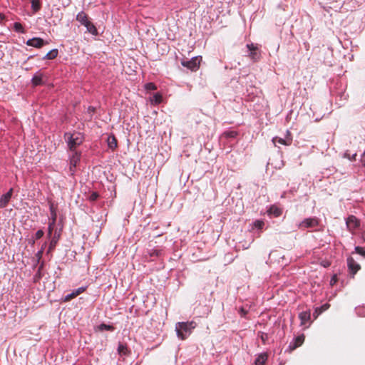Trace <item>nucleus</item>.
Segmentation results:
<instances>
[{
	"mask_svg": "<svg viewBox=\"0 0 365 365\" xmlns=\"http://www.w3.org/2000/svg\"><path fill=\"white\" fill-rule=\"evenodd\" d=\"M195 322H178L175 324V331L177 336L181 340L185 339L196 327Z\"/></svg>",
	"mask_w": 365,
	"mask_h": 365,
	"instance_id": "f257e3e1",
	"label": "nucleus"
},
{
	"mask_svg": "<svg viewBox=\"0 0 365 365\" xmlns=\"http://www.w3.org/2000/svg\"><path fill=\"white\" fill-rule=\"evenodd\" d=\"M64 137L71 151L76 150V148L83 141V135L81 133H66Z\"/></svg>",
	"mask_w": 365,
	"mask_h": 365,
	"instance_id": "f03ea898",
	"label": "nucleus"
},
{
	"mask_svg": "<svg viewBox=\"0 0 365 365\" xmlns=\"http://www.w3.org/2000/svg\"><path fill=\"white\" fill-rule=\"evenodd\" d=\"M76 21L86 28L87 32L94 36L98 35V30L96 27L90 21L88 15L84 11H81L76 15Z\"/></svg>",
	"mask_w": 365,
	"mask_h": 365,
	"instance_id": "7ed1b4c3",
	"label": "nucleus"
},
{
	"mask_svg": "<svg viewBox=\"0 0 365 365\" xmlns=\"http://www.w3.org/2000/svg\"><path fill=\"white\" fill-rule=\"evenodd\" d=\"M319 225V220L317 217H309L300 222L297 227L299 229L304 230L308 228H314Z\"/></svg>",
	"mask_w": 365,
	"mask_h": 365,
	"instance_id": "20e7f679",
	"label": "nucleus"
},
{
	"mask_svg": "<svg viewBox=\"0 0 365 365\" xmlns=\"http://www.w3.org/2000/svg\"><path fill=\"white\" fill-rule=\"evenodd\" d=\"M247 48L249 50V57L253 61H258L261 58V53L257 47L255 46L253 43H249L247 44Z\"/></svg>",
	"mask_w": 365,
	"mask_h": 365,
	"instance_id": "39448f33",
	"label": "nucleus"
},
{
	"mask_svg": "<svg viewBox=\"0 0 365 365\" xmlns=\"http://www.w3.org/2000/svg\"><path fill=\"white\" fill-rule=\"evenodd\" d=\"M200 59L198 57L192 58L190 61H182V65L191 71H196L200 66Z\"/></svg>",
	"mask_w": 365,
	"mask_h": 365,
	"instance_id": "423d86ee",
	"label": "nucleus"
},
{
	"mask_svg": "<svg viewBox=\"0 0 365 365\" xmlns=\"http://www.w3.org/2000/svg\"><path fill=\"white\" fill-rule=\"evenodd\" d=\"M48 41H44L41 38L34 37L33 38L29 39L26 41V45L29 46H32L34 48H40L43 47L44 45L48 44Z\"/></svg>",
	"mask_w": 365,
	"mask_h": 365,
	"instance_id": "0eeeda50",
	"label": "nucleus"
},
{
	"mask_svg": "<svg viewBox=\"0 0 365 365\" xmlns=\"http://www.w3.org/2000/svg\"><path fill=\"white\" fill-rule=\"evenodd\" d=\"M70 156V170L73 171V168H76L81 159V153L77 150L71 151Z\"/></svg>",
	"mask_w": 365,
	"mask_h": 365,
	"instance_id": "6e6552de",
	"label": "nucleus"
},
{
	"mask_svg": "<svg viewBox=\"0 0 365 365\" xmlns=\"http://www.w3.org/2000/svg\"><path fill=\"white\" fill-rule=\"evenodd\" d=\"M305 336L302 334L301 335L297 336L295 337L292 342H290L289 345V349L292 351L297 347L300 346L304 341Z\"/></svg>",
	"mask_w": 365,
	"mask_h": 365,
	"instance_id": "1a4fd4ad",
	"label": "nucleus"
},
{
	"mask_svg": "<svg viewBox=\"0 0 365 365\" xmlns=\"http://www.w3.org/2000/svg\"><path fill=\"white\" fill-rule=\"evenodd\" d=\"M12 195L13 188H11L6 193L2 195L0 197V208H4L8 205L12 197Z\"/></svg>",
	"mask_w": 365,
	"mask_h": 365,
	"instance_id": "9d476101",
	"label": "nucleus"
},
{
	"mask_svg": "<svg viewBox=\"0 0 365 365\" xmlns=\"http://www.w3.org/2000/svg\"><path fill=\"white\" fill-rule=\"evenodd\" d=\"M300 319V325L307 327V324L309 323L311 319V314L309 311L302 312L299 314Z\"/></svg>",
	"mask_w": 365,
	"mask_h": 365,
	"instance_id": "9b49d317",
	"label": "nucleus"
},
{
	"mask_svg": "<svg viewBox=\"0 0 365 365\" xmlns=\"http://www.w3.org/2000/svg\"><path fill=\"white\" fill-rule=\"evenodd\" d=\"M347 265L350 272L354 275L360 269V265L352 258L347 259Z\"/></svg>",
	"mask_w": 365,
	"mask_h": 365,
	"instance_id": "f8f14e48",
	"label": "nucleus"
},
{
	"mask_svg": "<svg viewBox=\"0 0 365 365\" xmlns=\"http://www.w3.org/2000/svg\"><path fill=\"white\" fill-rule=\"evenodd\" d=\"M346 223L350 230L356 229L359 225V220L354 215L349 216Z\"/></svg>",
	"mask_w": 365,
	"mask_h": 365,
	"instance_id": "ddd939ff",
	"label": "nucleus"
},
{
	"mask_svg": "<svg viewBox=\"0 0 365 365\" xmlns=\"http://www.w3.org/2000/svg\"><path fill=\"white\" fill-rule=\"evenodd\" d=\"M31 83L34 86L42 85L43 83L42 73L39 71L36 73L31 79Z\"/></svg>",
	"mask_w": 365,
	"mask_h": 365,
	"instance_id": "4468645a",
	"label": "nucleus"
},
{
	"mask_svg": "<svg viewBox=\"0 0 365 365\" xmlns=\"http://www.w3.org/2000/svg\"><path fill=\"white\" fill-rule=\"evenodd\" d=\"M292 138H287L286 139H283L278 137H274L272 138V143L276 146L277 143L285 145H289L292 143Z\"/></svg>",
	"mask_w": 365,
	"mask_h": 365,
	"instance_id": "2eb2a0df",
	"label": "nucleus"
},
{
	"mask_svg": "<svg viewBox=\"0 0 365 365\" xmlns=\"http://www.w3.org/2000/svg\"><path fill=\"white\" fill-rule=\"evenodd\" d=\"M267 358L268 356L266 353H262L259 354L255 359V365H264Z\"/></svg>",
	"mask_w": 365,
	"mask_h": 365,
	"instance_id": "dca6fc26",
	"label": "nucleus"
},
{
	"mask_svg": "<svg viewBox=\"0 0 365 365\" xmlns=\"http://www.w3.org/2000/svg\"><path fill=\"white\" fill-rule=\"evenodd\" d=\"M58 51L56 48H53L49 52L46 53V55L43 58V59H48V60H53L56 58L58 56Z\"/></svg>",
	"mask_w": 365,
	"mask_h": 365,
	"instance_id": "f3484780",
	"label": "nucleus"
},
{
	"mask_svg": "<svg viewBox=\"0 0 365 365\" xmlns=\"http://www.w3.org/2000/svg\"><path fill=\"white\" fill-rule=\"evenodd\" d=\"M118 352L120 355H128L129 351L127 345L120 343L118 346Z\"/></svg>",
	"mask_w": 365,
	"mask_h": 365,
	"instance_id": "a211bd4d",
	"label": "nucleus"
},
{
	"mask_svg": "<svg viewBox=\"0 0 365 365\" xmlns=\"http://www.w3.org/2000/svg\"><path fill=\"white\" fill-rule=\"evenodd\" d=\"M163 97L162 96L156 93L153 95V96L150 98V102L153 105H158L160 104L162 101Z\"/></svg>",
	"mask_w": 365,
	"mask_h": 365,
	"instance_id": "6ab92c4d",
	"label": "nucleus"
},
{
	"mask_svg": "<svg viewBox=\"0 0 365 365\" xmlns=\"http://www.w3.org/2000/svg\"><path fill=\"white\" fill-rule=\"evenodd\" d=\"M31 3V9L34 13L38 12L41 9V1L40 0H32Z\"/></svg>",
	"mask_w": 365,
	"mask_h": 365,
	"instance_id": "aec40b11",
	"label": "nucleus"
},
{
	"mask_svg": "<svg viewBox=\"0 0 365 365\" xmlns=\"http://www.w3.org/2000/svg\"><path fill=\"white\" fill-rule=\"evenodd\" d=\"M108 146L111 149H115L117 147V141L114 137L108 138Z\"/></svg>",
	"mask_w": 365,
	"mask_h": 365,
	"instance_id": "412c9836",
	"label": "nucleus"
},
{
	"mask_svg": "<svg viewBox=\"0 0 365 365\" xmlns=\"http://www.w3.org/2000/svg\"><path fill=\"white\" fill-rule=\"evenodd\" d=\"M14 29L16 31V32H19V33H24V29L23 28V26L21 25V24L19 23V22H15L14 24Z\"/></svg>",
	"mask_w": 365,
	"mask_h": 365,
	"instance_id": "4be33fe9",
	"label": "nucleus"
},
{
	"mask_svg": "<svg viewBox=\"0 0 365 365\" xmlns=\"http://www.w3.org/2000/svg\"><path fill=\"white\" fill-rule=\"evenodd\" d=\"M50 212H51V222H56L57 215H56V210L53 205H51V207H50Z\"/></svg>",
	"mask_w": 365,
	"mask_h": 365,
	"instance_id": "5701e85b",
	"label": "nucleus"
},
{
	"mask_svg": "<svg viewBox=\"0 0 365 365\" xmlns=\"http://www.w3.org/2000/svg\"><path fill=\"white\" fill-rule=\"evenodd\" d=\"M98 329L101 331H104V330L111 331V330L113 329V327L112 326H110V325H108V324H101L98 327Z\"/></svg>",
	"mask_w": 365,
	"mask_h": 365,
	"instance_id": "b1692460",
	"label": "nucleus"
},
{
	"mask_svg": "<svg viewBox=\"0 0 365 365\" xmlns=\"http://www.w3.org/2000/svg\"><path fill=\"white\" fill-rule=\"evenodd\" d=\"M264 223L262 220H256L254 223V226L257 229H262Z\"/></svg>",
	"mask_w": 365,
	"mask_h": 365,
	"instance_id": "393cba45",
	"label": "nucleus"
},
{
	"mask_svg": "<svg viewBox=\"0 0 365 365\" xmlns=\"http://www.w3.org/2000/svg\"><path fill=\"white\" fill-rule=\"evenodd\" d=\"M356 153L351 155L349 153H348V152H346L344 154V157L346 158H348L350 160H354L356 158Z\"/></svg>",
	"mask_w": 365,
	"mask_h": 365,
	"instance_id": "a878e982",
	"label": "nucleus"
},
{
	"mask_svg": "<svg viewBox=\"0 0 365 365\" xmlns=\"http://www.w3.org/2000/svg\"><path fill=\"white\" fill-rule=\"evenodd\" d=\"M55 224H56V222H50L48 224V236L49 237L51 235V233L54 228Z\"/></svg>",
	"mask_w": 365,
	"mask_h": 365,
	"instance_id": "bb28decb",
	"label": "nucleus"
},
{
	"mask_svg": "<svg viewBox=\"0 0 365 365\" xmlns=\"http://www.w3.org/2000/svg\"><path fill=\"white\" fill-rule=\"evenodd\" d=\"M99 195L97 192H93L89 196V200L91 201H96L98 198Z\"/></svg>",
	"mask_w": 365,
	"mask_h": 365,
	"instance_id": "cd10ccee",
	"label": "nucleus"
},
{
	"mask_svg": "<svg viewBox=\"0 0 365 365\" xmlns=\"http://www.w3.org/2000/svg\"><path fill=\"white\" fill-rule=\"evenodd\" d=\"M355 250H356V252L358 254L365 257V250H364L362 247H355Z\"/></svg>",
	"mask_w": 365,
	"mask_h": 365,
	"instance_id": "c85d7f7f",
	"label": "nucleus"
},
{
	"mask_svg": "<svg viewBox=\"0 0 365 365\" xmlns=\"http://www.w3.org/2000/svg\"><path fill=\"white\" fill-rule=\"evenodd\" d=\"M43 234H44V232L43 230H38L35 234V239L38 240V239L41 238L43 236Z\"/></svg>",
	"mask_w": 365,
	"mask_h": 365,
	"instance_id": "c756f323",
	"label": "nucleus"
},
{
	"mask_svg": "<svg viewBox=\"0 0 365 365\" xmlns=\"http://www.w3.org/2000/svg\"><path fill=\"white\" fill-rule=\"evenodd\" d=\"M77 297L75 294V292H72L71 294H67L66 297H65V301H68L74 297Z\"/></svg>",
	"mask_w": 365,
	"mask_h": 365,
	"instance_id": "7c9ffc66",
	"label": "nucleus"
},
{
	"mask_svg": "<svg viewBox=\"0 0 365 365\" xmlns=\"http://www.w3.org/2000/svg\"><path fill=\"white\" fill-rule=\"evenodd\" d=\"M145 88L147 90H155L156 89V86L154 83H148L145 85Z\"/></svg>",
	"mask_w": 365,
	"mask_h": 365,
	"instance_id": "2f4dec72",
	"label": "nucleus"
},
{
	"mask_svg": "<svg viewBox=\"0 0 365 365\" xmlns=\"http://www.w3.org/2000/svg\"><path fill=\"white\" fill-rule=\"evenodd\" d=\"M225 134L228 138H235L237 135V133L235 131L226 132Z\"/></svg>",
	"mask_w": 365,
	"mask_h": 365,
	"instance_id": "473e14b6",
	"label": "nucleus"
},
{
	"mask_svg": "<svg viewBox=\"0 0 365 365\" xmlns=\"http://www.w3.org/2000/svg\"><path fill=\"white\" fill-rule=\"evenodd\" d=\"M86 288L83 287H79L77 289L74 290L75 294L76 296L79 295L80 294L83 293L85 291Z\"/></svg>",
	"mask_w": 365,
	"mask_h": 365,
	"instance_id": "72a5a7b5",
	"label": "nucleus"
},
{
	"mask_svg": "<svg viewBox=\"0 0 365 365\" xmlns=\"http://www.w3.org/2000/svg\"><path fill=\"white\" fill-rule=\"evenodd\" d=\"M239 312H240V314L241 315V317H245L247 313V311L244 309L243 307H241L239 310Z\"/></svg>",
	"mask_w": 365,
	"mask_h": 365,
	"instance_id": "f704fd0d",
	"label": "nucleus"
},
{
	"mask_svg": "<svg viewBox=\"0 0 365 365\" xmlns=\"http://www.w3.org/2000/svg\"><path fill=\"white\" fill-rule=\"evenodd\" d=\"M328 307H329V306H328V305H327V304L323 305V306L320 308L322 310H320V312H319V313H318V308H317V309H316V310H315V313H317V316L320 312H322V311L326 310V309L328 308Z\"/></svg>",
	"mask_w": 365,
	"mask_h": 365,
	"instance_id": "c9c22d12",
	"label": "nucleus"
},
{
	"mask_svg": "<svg viewBox=\"0 0 365 365\" xmlns=\"http://www.w3.org/2000/svg\"><path fill=\"white\" fill-rule=\"evenodd\" d=\"M43 255V249H41L37 253L36 257L40 259Z\"/></svg>",
	"mask_w": 365,
	"mask_h": 365,
	"instance_id": "e433bc0d",
	"label": "nucleus"
},
{
	"mask_svg": "<svg viewBox=\"0 0 365 365\" xmlns=\"http://www.w3.org/2000/svg\"><path fill=\"white\" fill-rule=\"evenodd\" d=\"M56 241L54 239H53V240H51V242L49 249H51L53 247H54V246H55V245H56Z\"/></svg>",
	"mask_w": 365,
	"mask_h": 365,
	"instance_id": "4c0bfd02",
	"label": "nucleus"
},
{
	"mask_svg": "<svg viewBox=\"0 0 365 365\" xmlns=\"http://www.w3.org/2000/svg\"><path fill=\"white\" fill-rule=\"evenodd\" d=\"M280 210H279L278 209H276V210L274 211V214L277 215V216H279L280 215Z\"/></svg>",
	"mask_w": 365,
	"mask_h": 365,
	"instance_id": "58836bf2",
	"label": "nucleus"
},
{
	"mask_svg": "<svg viewBox=\"0 0 365 365\" xmlns=\"http://www.w3.org/2000/svg\"><path fill=\"white\" fill-rule=\"evenodd\" d=\"M359 310H361V311H362V312H361V315H362L363 317H365V309H364V308H361V309H359Z\"/></svg>",
	"mask_w": 365,
	"mask_h": 365,
	"instance_id": "ea45409f",
	"label": "nucleus"
},
{
	"mask_svg": "<svg viewBox=\"0 0 365 365\" xmlns=\"http://www.w3.org/2000/svg\"><path fill=\"white\" fill-rule=\"evenodd\" d=\"M323 265H324V267H327V266H329V263H327V262H324V264Z\"/></svg>",
	"mask_w": 365,
	"mask_h": 365,
	"instance_id": "a19ab883",
	"label": "nucleus"
},
{
	"mask_svg": "<svg viewBox=\"0 0 365 365\" xmlns=\"http://www.w3.org/2000/svg\"><path fill=\"white\" fill-rule=\"evenodd\" d=\"M323 265H324V267H327V266H329V263H327V262H324V264Z\"/></svg>",
	"mask_w": 365,
	"mask_h": 365,
	"instance_id": "79ce46f5",
	"label": "nucleus"
},
{
	"mask_svg": "<svg viewBox=\"0 0 365 365\" xmlns=\"http://www.w3.org/2000/svg\"><path fill=\"white\" fill-rule=\"evenodd\" d=\"M31 243L34 245L35 243V240H31Z\"/></svg>",
	"mask_w": 365,
	"mask_h": 365,
	"instance_id": "37998d69",
	"label": "nucleus"
},
{
	"mask_svg": "<svg viewBox=\"0 0 365 365\" xmlns=\"http://www.w3.org/2000/svg\"><path fill=\"white\" fill-rule=\"evenodd\" d=\"M4 17V16L3 14H0V18L3 19Z\"/></svg>",
	"mask_w": 365,
	"mask_h": 365,
	"instance_id": "c03bdc74",
	"label": "nucleus"
},
{
	"mask_svg": "<svg viewBox=\"0 0 365 365\" xmlns=\"http://www.w3.org/2000/svg\"><path fill=\"white\" fill-rule=\"evenodd\" d=\"M262 341H264V340H265V338L264 337V336H263V335L262 336Z\"/></svg>",
	"mask_w": 365,
	"mask_h": 365,
	"instance_id": "a18cd8bd",
	"label": "nucleus"
},
{
	"mask_svg": "<svg viewBox=\"0 0 365 365\" xmlns=\"http://www.w3.org/2000/svg\"><path fill=\"white\" fill-rule=\"evenodd\" d=\"M45 245H43L42 246V247H41V249H43V250H44Z\"/></svg>",
	"mask_w": 365,
	"mask_h": 365,
	"instance_id": "49530a36",
	"label": "nucleus"
}]
</instances>
